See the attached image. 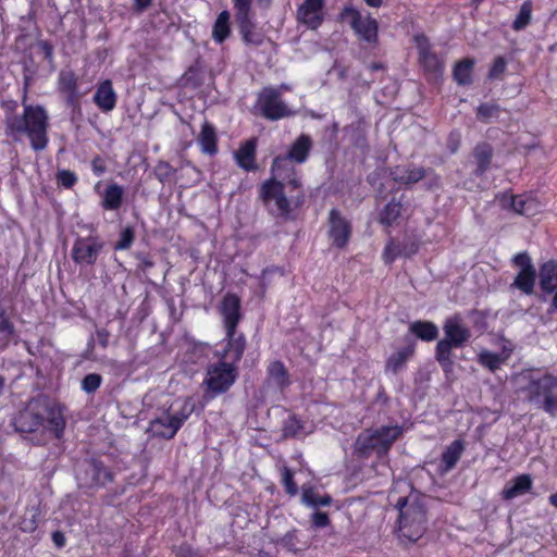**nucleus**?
<instances>
[{
	"instance_id": "nucleus-1",
	"label": "nucleus",
	"mask_w": 557,
	"mask_h": 557,
	"mask_svg": "<svg viewBox=\"0 0 557 557\" xmlns=\"http://www.w3.org/2000/svg\"><path fill=\"white\" fill-rule=\"evenodd\" d=\"M278 174L272 176L259 187L258 198L273 218L283 220H293L294 212L300 209L306 201V193L301 178L294 168H290V174L277 180Z\"/></svg>"
},
{
	"instance_id": "nucleus-2",
	"label": "nucleus",
	"mask_w": 557,
	"mask_h": 557,
	"mask_svg": "<svg viewBox=\"0 0 557 557\" xmlns=\"http://www.w3.org/2000/svg\"><path fill=\"white\" fill-rule=\"evenodd\" d=\"M65 407L48 396L32 398L11 421L14 431L20 434L36 433L41 428L50 431L55 438H62L65 429Z\"/></svg>"
},
{
	"instance_id": "nucleus-3",
	"label": "nucleus",
	"mask_w": 557,
	"mask_h": 557,
	"mask_svg": "<svg viewBox=\"0 0 557 557\" xmlns=\"http://www.w3.org/2000/svg\"><path fill=\"white\" fill-rule=\"evenodd\" d=\"M24 92L23 113L21 115L8 114L4 119L5 135L14 140H18L24 135L29 139V145L34 151H42L49 143V115L40 104H26L27 84Z\"/></svg>"
},
{
	"instance_id": "nucleus-4",
	"label": "nucleus",
	"mask_w": 557,
	"mask_h": 557,
	"mask_svg": "<svg viewBox=\"0 0 557 557\" xmlns=\"http://www.w3.org/2000/svg\"><path fill=\"white\" fill-rule=\"evenodd\" d=\"M519 392L524 400L550 417L557 416V376L523 371L519 374Z\"/></svg>"
},
{
	"instance_id": "nucleus-5",
	"label": "nucleus",
	"mask_w": 557,
	"mask_h": 557,
	"mask_svg": "<svg viewBox=\"0 0 557 557\" xmlns=\"http://www.w3.org/2000/svg\"><path fill=\"white\" fill-rule=\"evenodd\" d=\"M425 498L417 492L400 497L395 507L399 511L398 537L405 543H416L426 531Z\"/></svg>"
},
{
	"instance_id": "nucleus-6",
	"label": "nucleus",
	"mask_w": 557,
	"mask_h": 557,
	"mask_svg": "<svg viewBox=\"0 0 557 557\" xmlns=\"http://www.w3.org/2000/svg\"><path fill=\"white\" fill-rule=\"evenodd\" d=\"M401 425H383L375 430L361 432L354 444V451L358 458H369L373 453L377 458L385 457L393 444L403 435Z\"/></svg>"
},
{
	"instance_id": "nucleus-7",
	"label": "nucleus",
	"mask_w": 557,
	"mask_h": 557,
	"mask_svg": "<svg viewBox=\"0 0 557 557\" xmlns=\"http://www.w3.org/2000/svg\"><path fill=\"white\" fill-rule=\"evenodd\" d=\"M444 337L440 339L435 347V359L444 370L448 373L451 371L454 360L451 358V350L454 348H461L471 337L469 329L460 323V318L455 315L446 319L443 325Z\"/></svg>"
},
{
	"instance_id": "nucleus-8",
	"label": "nucleus",
	"mask_w": 557,
	"mask_h": 557,
	"mask_svg": "<svg viewBox=\"0 0 557 557\" xmlns=\"http://www.w3.org/2000/svg\"><path fill=\"white\" fill-rule=\"evenodd\" d=\"M195 405L190 399H185L180 409L170 407L160 417L152 419L148 431L153 437L172 440L185 421L191 416Z\"/></svg>"
},
{
	"instance_id": "nucleus-9",
	"label": "nucleus",
	"mask_w": 557,
	"mask_h": 557,
	"mask_svg": "<svg viewBox=\"0 0 557 557\" xmlns=\"http://www.w3.org/2000/svg\"><path fill=\"white\" fill-rule=\"evenodd\" d=\"M237 375V369L233 363L220 360L207 368L203 383L211 394V397H215L227 392L235 383Z\"/></svg>"
},
{
	"instance_id": "nucleus-10",
	"label": "nucleus",
	"mask_w": 557,
	"mask_h": 557,
	"mask_svg": "<svg viewBox=\"0 0 557 557\" xmlns=\"http://www.w3.org/2000/svg\"><path fill=\"white\" fill-rule=\"evenodd\" d=\"M313 148V140L310 135H299L290 145L288 151L284 156H276L271 163V173L278 174L286 169L288 162L297 164L305 163Z\"/></svg>"
},
{
	"instance_id": "nucleus-11",
	"label": "nucleus",
	"mask_w": 557,
	"mask_h": 557,
	"mask_svg": "<svg viewBox=\"0 0 557 557\" xmlns=\"http://www.w3.org/2000/svg\"><path fill=\"white\" fill-rule=\"evenodd\" d=\"M257 108L263 117L277 121L290 116L293 112L282 100L281 91L274 87H264L258 95Z\"/></svg>"
},
{
	"instance_id": "nucleus-12",
	"label": "nucleus",
	"mask_w": 557,
	"mask_h": 557,
	"mask_svg": "<svg viewBox=\"0 0 557 557\" xmlns=\"http://www.w3.org/2000/svg\"><path fill=\"white\" fill-rule=\"evenodd\" d=\"M104 247V242L97 236L77 237L73 244L71 256L79 265H92Z\"/></svg>"
},
{
	"instance_id": "nucleus-13",
	"label": "nucleus",
	"mask_w": 557,
	"mask_h": 557,
	"mask_svg": "<svg viewBox=\"0 0 557 557\" xmlns=\"http://www.w3.org/2000/svg\"><path fill=\"white\" fill-rule=\"evenodd\" d=\"M327 225L332 245L337 248L346 247L352 233L351 222L338 209L333 208L329 212Z\"/></svg>"
},
{
	"instance_id": "nucleus-14",
	"label": "nucleus",
	"mask_w": 557,
	"mask_h": 557,
	"mask_svg": "<svg viewBox=\"0 0 557 557\" xmlns=\"http://www.w3.org/2000/svg\"><path fill=\"white\" fill-rule=\"evenodd\" d=\"M341 16L350 17V26L361 40L368 44H374L377 40V22L371 16H362L360 12L354 8H345Z\"/></svg>"
},
{
	"instance_id": "nucleus-15",
	"label": "nucleus",
	"mask_w": 557,
	"mask_h": 557,
	"mask_svg": "<svg viewBox=\"0 0 557 557\" xmlns=\"http://www.w3.org/2000/svg\"><path fill=\"white\" fill-rule=\"evenodd\" d=\"M220 312L223 317L226 334L232 335L242 319L240 298L236 294L227 293L222 299Z\"/></svg>"
},
{
	"instance_id": "nucleus-16",
	"label": "nucleus",
	"mask_w": 557,
	"mask_h": 557,
	"mask_svg": "<svg viewBox=\"0 0 557 557\" xmlns=\"http://www.w3.org/2000/svg\"><path fill=\"white\" fill-rule=\"evenodd\" d=\"M253 15L245 14L234 17L243 42L247 46L260 47L263 45L265 36L257 28Z\"/></svg>"
},
{
	"instance_id": "nucleus-17",
	"label": "nucleus",
	"mask_w": 557,
	"mask_h": 557,
	"mask_svg": "<svg viewBox=\"0 0 557 557\" xmlns=\"http://www.w3.org/2000/svg\"><path fill=\"white\" fill-rule=\"evenodd\" d=\"M324 0H305L297 10V20L310 29H317L323 22Z\"/></svg>"
},
{
	"instance_id": "nucleus-18",
	"label": "nucleus",
	"mask_w": 557,
	"mask_h": 557,
	"mask_svg": "<svg viewBox=\"0 0 557 557\" xmlns=\"http://www.w3.org/2000/svg\"><path fill=\"white\" fill-rule=\"evenodd\" d=\"M92 101L103 113H109L115 108L117 95L110 79H104L97 85Z\"/></svg>"
},
{
	"instance_id": "nucleus-19",
	"label": "nucleus",
	"mask_w": 557,
	"mask_h": 557,
	"mask_svg": "<svg viewBox=\"0 0 557 557\" xmlns=\"http://www.w3.org/2000/svg\"><path fill=\"white\" fill-rule=\"evenodd\" d=\"M426 171L414 164L396 165L389 170L392 180L400 185H412L424 178Z\"/></svg>"
},
{
	"instance_id": "nucleus-20",
	"label": "nucleus",
	"mask_w": 557,
	"mask_h": 557,
	"mask_svg": "<svg viewBox=\"0 0 557 557\" xmlns=\"http://www.w3.org/2000/svg\"><path fill=\"white\" fill-rule=\"evenodd\" d=\"M256 152L257 138H250L242 143L239 148L234 153L237 165L247 172L256 171Z\"/></svg>"
},
{
	"instance_id": "nucleus-21",
	"label": "nucleus",
	"mask_w": 557,
	"mask_h": 557,
	"mask_svg": "<svg viewBox=\"0 0 557 557\" xmlns=\"http://www.w3.org/2000/svg\"><path fill=\"white\" fill-rule=\"evenodd\" d=\"M472 157L475 162L472 173L475 177H482L491 166L494 149L491 144L481 141L473 148Z\"/></svg>"
},
{
	"instance_id": "nucleus-22",
	"label": "nucleus",
	"mask_w": 557,
	"mask_h": 557,
	"mask_svg": "<svg viewBox=\"0 0 557 557\" xmlns=\"http://www.w3.org/2000/svg\"><path fill=\"white\" fill-rule=\"evenodd\" d=\"M300 490V503L308 508L319 509L320 507H329L334 502L330 494H321L314 485L302 484Z\"/></svg>"
},
{
	"instance_id": "nucleus-23",
	"label": "nucleus",
	"mask_w": 557,
	"mask_h": 557,
	"mask_svg": "<svg viewBox=\"0 0 557 557\" xmlns=\"http://www.w3.org/2000/svg\"><path fill=\"white\" fill-rule=\"evenodd\" d=\"M533 481L530 474H520L515 476L509 484L502 491V497L505 500L513 499L524 495L532 490Z\"/></svg>"
},
{
	"instance_id": "nucleus-24",
	"label": "nucleus",
	"mask_w": 557,
	"mask_h": 557,
	"mask_svg": "<svg viewBox=\"0 0 557 557\" xmlns=\"http://www.w3.org/2000/svg\"><path fill=\"white\" fill-rule=\"evenodd\" d=\"M540 288L545 294H553L557 288V260L544 262L539 270Z\"/></svg>"
},
{
	"instance_id": "nucleus-25",
	"label": "nucleus",
	"mask_w": 557,
	"mask_h": 557,
	"mask_svg": "<svg viewBox=\"0 0 557 557\" xmlns=\"http://www.w3.org/2000/svg\"><path fill=\"white\" fill-rule=\"evenodd\" d=\"M268 383L283 391L290 385L289 373L280 360H275L268 366L267 369Z\"/></svg>"
},
{
	"instance_id": "nucleus-26",
	"label": "nucleus",
	"mask_w": 557,
	"mask_h": 557,
	"mask_svg": "<svg viewBox=\"0 0 557 557\" xmlns=\"http://www.w3.org/2000/svg\"><path fill=\"white\" fill-rule=\"evenodd\" d=\"M414 354V345L410 344L405 348L392 354L385 362V372L397 374L406 368L407 361Z\"/></svg>"
},
{
	"instance_id": "nucleus-27",
	"label": "nucleus",
	"mask_w": 557,
	"mask_h": 557,
	"mask_svg": "<svg viewBox=\"0 0 557 557\" xmlns=\"http://www.w3.org/2000/svg\"><path fill=\"white\" fill-rule=\"evenodd\" d=\"M418 50L419 61L425 71L433 74L442 72L443 64L436 53L431 51L430 45L425 39L423 42L419 44Z\"/></svg>"
},
{
	"instance_id": "nucleus-28",
	"label": "nucleus",
	"mask_w": 557,
	"mask_h": 557,
	"mask_svg": "<svg viewBox=\"0 0 557 557\" xmlns=\"http://www.w3.org/2000/svg\"><path fill=\"white\" fill-rule=\"evenodd\" d=\"M201 151L203 153L213 156L218 152V137L215 128L209 122H205L201 127V132L198 137Z\"/></svg>"
},
{
	"instance_id": "nucleus-29",
	"label": "nucleus",
	"mask_w": 557,
	"mask_h": 557,
	"mask_svg": "<svg viewBox=\"0 0 557 557\" xmlns=\"http://www.w3.org/2000/svg\"><path fill=\"white\" fill-rule=\"evenodd\" d=\"M86 472L91 476V484L106 485L113 480L112 472L104 465L96 459L87 462Z\"/></svg>"
},
{
	"instance_id": "nucleus-30",
	"label": "nucleus",
	"mask_w": 557,
	"mask_h": 557,
	"mask_svg": "<svg viewBox=\"0 0 557 557\" xmlns=\"http://www.w3.org/2000/svg\"><path fill=\"white\" fill-rule=\"evenodd\" d=\"M227 345L225 348L226 358L231 360L230 363L238 362L245 351L246 341L243 334L233 333L232 335L226 334Z\"/></svg>"
},
{
	"instance_id": "nucleus-31",
	"label": "nucleus",
	"mask_w": 557,
	"mask_h": 557,
	"mask_svg": "<svg viewBox=\"0 0 557 557\" xmlns=\"http://www.w3.org/2000/svg\"><path fill=\"white\" fill-rule=\"evenodd\" d=\"M124 189L122 186L110 184L103 194L101 206L104 210H119L123 203Z\"/></svg>"
},
{
	"instance_id": "nucleus-32",
	"label": "nucleus",
	"mask_w": 557,
	"mask_h": 557,
	"mask_svg": "<svg viewBox=\"0 0 557 557\" xmlns=\"http://www.w3.org/2000/svg\"><path fill=\"white\" fill-rule=\"evenodd\" d=\"M409 331L424 342H432L438 336V327L431 321H414L410 324Z\"/></svg>"
},
{
	"instance_id": "nucleus-33",
	"label": "nucleus",
	"mask_w": 557,
	"mask_h": 557,
	"mask_svg": "<svg viewBox=\"0 0 557 557\" xmlns=\"http://www.w3.org/2000/svg\"><path fill=\"white\" fill-rule=\"evenodd\" d=\"M231 14L228 11H222L214 24L212 29V38L218 44H223L231 35V25H230Z\"/></svg>"
},
{
	"instance_id": "nucleus-34",
	"label": "nucleus",
	"mask_w": 557,
	"mask_h": 557,
	"mask_svg": "<svg viewBox=\"0 0 557 557\" xmlns=\"http://www.w3.org/2000/svg\"><path fill=\"white\" fill-rule=\"evenodd\" d=\"M474 60L466 58L457 62L453 70V77L458 85L466 86L472 83Z\"/></svg>"
},
{
	"instance_id": "nucleus-35",
	"label": "nucleus",
	"mask_w": 557,
	"mask_h": 557,
	"mask_svg": "<svg viewBox=\"0 0 557 557\" xmlns=\"http://www.w3.org/2000/svg\"><path fill=\"white\" fill-rule=\"evenodd\" d=\"M403 202L400 199L392 198L381 210L379 222L385 226H391L400 216Z\"/></svg>"
},
{
	"instance_id": "nucleus-36",
	"label": "nucleus",
	"mask_w": 557,
	"mask_h": 557,
	"mask_svg": "<svg viewBox=\"0 0 557 557\" xmlns=\"http://www.w3.org/2000/svg\"><path fill=\"white\" fill-rule=\"evenodd\" d=\"M463 451V443L460 440H456L442 454V462L445 466V471L451 470L458 460L460 459Z\"/></svg>"
},
{
	"instance_id": "nucleus-37",
	"label": "nucleus",
	"mask_w": 557,
	"mask_h": 557,
	"mask_svg": "<svg viewBox=\"0 0 557 557\" xmlns=\"http://www.w3.org/2000/svg\"><path fill=\"white\" fill-rule=\"evenodd\" d=\"M536 271H519L511 286L525 295H532L534 293Z\"/></svg>"
},
{
	"instance_id": "nucleus-38",
	"label": "nucleus",
	"mask_w": 557,
	"mask_h": 557,
	"mask_svg": "<svg viewBox=\"0 0 557 557\" xmlns=\"http://www.w3.org/2000/svg\"><path fill=\"white\" fill-rule=\"evenodd\" d=\"M502 111L503 109L496 103H481L476 108V119L480 122L487 124L493 122L494 120H497Z\"/></svg>"
},
{
	"instance_id": "nucleus-39",
	"label": "nucleus",
	"mask_w": 557,
	"mask_h": 557,
	"mask_svg": "<svg viewBox=\"0 0 557 557\" xmlns=\"http://www.w3.org/2000/svg\"><path fill=\"white\" fill-rule=\"evenodd\" d=\"M15 326L4 312L0 313V349H5L15 336Z\"/></svg>"
},
{
	"instance_id": "nucleus-40",
	"label": "nucleus",
	"mask_w": 557,
	"mask_h": 557,
	"mask_svg": "<svg viewBox=\"0 0 557 557\" xmlns=\"http://www.w3.org/2000/svg\"><path fill=\"white\" fill-rule=\"evenodd\" d=\"M58 89L60 92H71L78 90L77 76L71 70H62L58 77Z\"/></svg>"
},
{
	"instance_id": "nucleus-41",
	"label": "nucleus",
	"mask_w": 557,
	"mask_h": 557,
	"mask_svg": "<svg viewBox=\"0 0 557 557\" xmlns=\"http://www.w3.org/2000/svg\"><path fill=\"white\" fill-rule=\"evenodd\" d=\"M478 362L491 372H495L500 368L504 359L496 352L490 350H482L478 355Z\"/></svg>"
},
{
	"instance_id": "nucleus-42",
	"label": "nucleus",
	"mask_w": 557,
	"mask_h": 557,
	"mask_svg": "<svg viewBox=\"0 0 557 557\" xmlns=\"http://www.w3.org/2000/svg\"><path fill=\"white\" fill-rule=\"evenodd\" d=\"M304 422L296 416H289L283 423L284 437H297L302 433Z\"/></svg>"
},
{
	"instance_id": "nucleus-43",
	"label": "nucleus",
	"mask_w": 557,
	"mask_h": 557,
	"mask_svg": "<svg viewBox=\"0 0 557 557\" xmlns=\"http://www.w3.org/2000/svg\"><path fill=\"white\" fill-rule=\"evenodd\" d=\"M535 209V202L533 199L525 197L523 195L515 196V206L512 207V212L521 214V215H530L533 213Z\"/></svg>"
},
{
	"instance_id": "nucleus-44",
	"label": "nucleus",
	"mask_w": 557,
	"mask_h": 557,
	"mask_svg": "<svg viewBox=\"0 0 557 557\" xmlns=\"http://www.w3.org/2000/svg\"><path fill=\"white\" fill-rule=\"evenodd\" d=\"M135 240V230L133 226L127 225L120 233L119 240L114 244L115 250H127L132 247Z\"/></svg>"
},
{
	"instance_id": "nucleus-45",
	"label": "nucleus",
	"mask_w": 557,
	"mask_h": 557,
	"mask_svg": "<svg viewBox=\"0 0 557 557\" xmlns=\"http://www.w3.org/2000/svg\"><path fill=\"white\" fill-rule=\"evenodd\" d=\"M39 509L37 507L27 508L25 517L21 522V529L24 532H34L38 527Z\"/></svg>"
},
{
	"instance_id": "nucleus-46",
	"label": "nucleus",
	"mask_w": 557,
	"mask_h": 557,
	"mask_svg": "<svg viewBox=\"0 0 557 557\" xmlns=\"http://www.w3.org/2000/svg\"><path fill=\"white\" fill-rule=\"evenodd\" d=\"M282 484L284 486L285 493L290 497H294L298 494L299 488L294 480V472L288 467H284L282 470Z\"/></svg>"
},
{
	"instance_id": "nucleus-47",
	"label": "nucleus",
	"mask_w": 557,
	"mask_h": 557,
	"mask_svg": "<svg viewBox=\"0 0 557 557\" xmlns=\"http://www.w3.org/2000/svg\"><path fill=\"white\" fill-rule=\"evenodd\" d=\"M102 376L98 373H89L82 380V389L86 394H94L101 385Z\"/></svg>"
},
{
	"instance_id": "nucleus-48",
	"label": "nucleus",
	"mask_w": 557,
	"mask_h": 557,
	"mask_svg": "<svg viewBox=\"0 0 557 557\" xmlns=\"http://www.w3.org/2000/svg\"><path fill=\"white\" fill-rule=\"evenodd\" d=\"M531 21V8L523 3L518 15L516 16L515 21L512 22V28L515 30H521L527 25H529Z\"/></svg>"
},
{
	"instance_id": "nucleus-49",
	"label": "nucleus",
	"mask_w": 557,
	"mask_h": 557,
	"mask_svg": "<svg viewBox=\"0 0 557 557\" xmlns=\"http://www.w3.org/2000/svg\"><path fill=\"white\" fill-rule=\"evenodd\" d=\"M507 67V61L503 55H498L494 59L493 64L488 72V78L497 79L500 78Z\"/></svg>"
},
{
	"instance_id": "nucleus-50",
	"label": "nucleus",
	"mask_w": 557,
	"mask_h": 557,
	"mask_svg": "<svg viewBox=\"0 0 557 557\" xmlns=\"http://www.w3.org/2000/svg\"><path fill=\"white\" fill-rule=\"evenodd\" d=\"M310 522L314 529H323L331 524L329 513L314 509V512L310 515Z\"/></svg>"
},
{
	"instance_id": "nucleus-51",
	"label": "nucleus",
	"mask_w": 557,
	"mask_h": 557,
	"mask_svg": "<svg viewBox=\"0 0 557 557\" xmlns=\"http://www.w3.org/2000/svg\"><path fill=\"white\" fill-rule=\"evenodd\" d=\"M57 181L59 185L65 188H72L77 182V176L70 170H59L57 172Z\"/></svg>"
},
{
	"instance_id": "nucleus-52",
	"label": "nucleus",
	"mask_w": 557,
	"mask_h": 557,
	"mask_svg": "<svg viewBox=\"0 0 557 557\" xmlns=\"http://www.w3.org/2000/svg\"><path fill=\"white\" fill-rule=\"evenodd\" d=\"M419 250V244L416 242H409L400 245V249L397 250L394 256L389 258V261H394L397 257L410 258L416 255Z\"/></svg>"
},
{
	"instance_id": "nucleus-53",
	"label": "nucleus",
	"mask_w": 557,
	"mask_h": 557,
	"mask_svg": "<svg viewBox=\"0 0 557 557\" xmlns=\"http://www.w3.org/2000/svg\"><path fill=\"white\" fill-rule=\"evenodd\" d=\"M512 263L520 268V271H536L528 252H519L512 258Z\"/></svg>"
},
{
	"instance_id": "nucleus-54",
	"label": "nucleus",
	"mask_w": 557,
	"mask_h": 557,
	"mask_svg": "<svg viewBox=\"0 0 557 557\" xmlns=\"http://www.w3.org/2000/svg\"><path fill=\"white\" fill-rule=\"evenodd\" d=\"M280 545L289 552H297V530H290L280 540Z\"/></svg>"
},
{
	"instance_id": "nucleus-55",
	"label": "nucleus",
	"mask_w": 557,
	"mask_h": 557,
	"mask_svg": "<svg viewBox=\"0 0 557 557\" xmlns=\"http://www.w3.org/2000/svg\"><path fill=\"white\" fill-rule=\"evenodd\" d=\"M252 1L253 0H233V7L235 11L234 16L253 14Z\"/></svg>"
},
{
	"instance_id": "nucleus-56",
	"label": "nucleus",
	"mask_w": 557,
	"mask_h": 557,
	"mask_svg": "<svg viewBox=\"0 0 557 557\" xmlns=\"http://www.w3.org/2000/svg\"><path fill=\"white\" fill-rule=\"evenodd\" d=\"M173 552L176 557H200L199 553L187 543L175 546Z\"/></svg>"
},
{
	"instance_id": "nucleus-57",
	"label": "nucleus",
	"mask_w": 557,
	"mask_h": 557,
	"mask_svg": "<svg viewBox=\"0 0 557 557\" xmlns=\"http://www.w3.org/2000/svg\"><path fill=\"white\" fill-rule=\"evenodd\" d=\"M496 200L502 209L511 211L515 206V195L509 193H502L496 196Z\"/></svg>"
},
{
	"instance_id": "nucleus-58",
	"label": "nucleus",
	"mask_w": 557,
	"mask_h": 557,
	"mask_svg": "<svg viewBox=\"0 0 557 557\" xmlns=\"http://www.w3.org/2000/svg\"><path fill=\"white\" fill-rule=\"evenodd\" d=\"M157 175L161 182H164L170 175H172L175 170L170 165L169 162L161 161L157 165Z\"/></svg>"
},
{
	"instance_id": "nucleus-59",
	"label": "nucleus",
	"mask_w": 557,
	"mask_h": 557,
	"mask_svg": "<svg viewBox=\"0 0 557 557\" xmlns=\"http://www.w3.org/2000/svg\"><path fill=\"white\" fill-rule=\"evenodd\" d=\"M63 94L65 95V103L69 108H72L73 110L81 108V103H79L81 95H79L78 90L71 91V92H63Z\"/></svg>"
},
{
	"instance_id": "nucleus-60",
	"label": "nucleus",
	"mask_w": 557,
	"mask_h": 557,
	"mask_svg": "<svg viewBox=\"0 0 557 557\" xmlns=\"http://www.w3.org/2000/svg\"><path fill=\"white\" fill-rule=\"evenodd\" d=\"M38 47L44 53L45 59L52 64L53 63V46L48 40L38 41Z\"/></svg>"
},
{
	"instance_id": "nucleus-61",
	"label": "nucleus",
	"mask_w": 557,
	"mask_h": 557,
	"mask_svg": "<svg viewBox=\"0 0 557 557\" xmlns=\"http://www.w3.org/2000/svg\"><path fill=\"white\" fill-rule=\"evenodd\" d=\"M91 168H92V172L97 175V176H101L106 171H107V166L102 160V158L100 156H96L92 161H91Z\"/></svg>"
},
{
	"instance_id": "nucleus-62",
	"label": "nucleus",
	"mask_w": 557,
	"mask_h": 557,
	"mask_svg": "<svg viewBox=\"0 0 557 557\" xmlns=\"http://www.w3.org/2000/svg\"><path fill=\"white\" fill-rule=\"evenodd\" d=\"M96 336L99 345L107 348L109 345L110 332L107 329H99L96 331Z\"/></svg>"
},
{
	"instance_id": "nucleus-63",
	"label": "nucleus",
	"mask_w": 557,
	"mask_h": 557,
	"mask_svg": "<svg viewBox=\"0 0 557 557\" xmlns=\"http://www.w3.org/2000/svg\"><path fill=\"white\" fill-rule=\"evenodd\" d=\"M152 3V0H134L133 11L137 14L146 11Z\"/></svg>"
},
{
	"instance_id": "nucleus-64",
	"label": "nucleus",
	"mask_w": 557,
	"mask_h": 557,
	"mask_svg": "<svg viewBox=\"0 0 557 557\" xmlns=\"http://www.w3.org/2000/svg\"><path fill=\"white\" fill-rule=\"evenodd\" d=\"M400 249V244H395L393 240H391L386 247H385V250H384V258H385V261L386 262H391L389 261V258L392 256H394V253L397 252V250Z\"/></svg>"
}]
</instances>
